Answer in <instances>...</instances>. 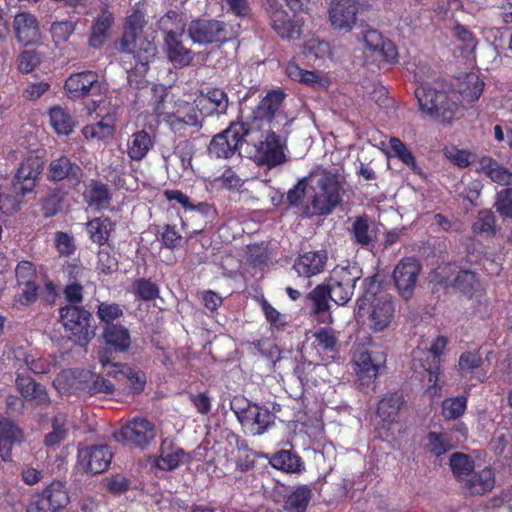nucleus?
Wrapping results in <instances>:
<instances>
[{"instance_id":"obj_1","label":"nucleus","mask_w":512,"mask_h":512,"mask_svg":"<svg viewBox=\"0 0 512 512\" xmlns=\"http://www.w3.org/2000/svg\"><path fill=\"white\" fill-rule=\"evenodd\" d=\"M145 25L144 15L136 11L127 17L124 25V33L120 40V51L127 57L136 61L134 69H127L128 81L132 84L141 83L134 80V76H144L148 71V65L156 55V46L146 37H143Z\"/></svg>"},{"instance_id":"obj_2","label":"nucleus","mask_w":512,"mask_h":512,"mask_svg":"<svg viewBox=\"0 0 512 512\" xmlns=\"http://www.w3.org/2000/svg\"><path fill=\"white\" fill-rule=\"evenodd\" d=\"M431 68L420 66L415 72V81L420 85L415 89V97L419 110L424 117L441 124H451L459 109V105L450 95L443 90H436L428 84H424V77L430 78Z\"/></svg>"},{"instance_id":"obj_3","label":"nucleus","mask_w":512,"mask_h":512,"mask_svg":"<svg viewBox=\"0 0 512 512\" xmlns=\"http://www.w3.org/2000/svg\"><path fill=\"white\" fill-rule=\"evenodd\" d=\"M431 68L420 66L415 72V81L420 85L415 89V97L419 110L424 117L441 124H451L459 109V105L450 95L443 90H436L428 84H424V77L430 78Z\"/></svg>"},{"instance_id":"obj_4","label":"nucleus","mask_w":512,"mask_h":512,"mask_svg":"<svg viewBox=\"0 0 512 512\" xmlns=\"http://www.w3.org/2000/svg\"><path fill=\"white\" fill-rule=\"evenodd\" d=\"M448 343L444 336H438L432 343L430 349L422 353V356L414 357L412 369L416 377L427 382L426 393L431 396H440L441 387L437 384L440 375L441 355Z\"/></svg>"},{"instance_id":"obj_5","label":"nucleus","mask_w":512,"mask_h":512,"mask_svg":"<svg viewBox=\"0 0 512 512\" xmlns=\"http://www.w3.org/2000/svg\"><path fill=\"white\" fill-rule=\"evenodd\" d=\"M338 352V338L331 328L322 327L313 334V340L308 347H305V353L309 357L308 362L298 364L295 367L301 383L308 382V375L305 373L306 368H315L323 361L333 359Z\"/></svg>"},{"instance_id":"obj_6","label":"nucleus","mask_w":512,"mask_h":512,"mask_svg":"<svg viewBox=\"0 0 512 512\" xmlns=\"http://www.w3.org/2000/svg\"><path fill=\"white\" fill-rule=\"evenodd\" d=\"M362 275V268L357 262L346 261L345 265H336L324 280L333 296L332 301L338 306H345Z\"/></svg>"},{"instance_id":"obj_7","label":"nucleus","mask_w":512,"mask_h":512,"mask_svg":"<svg viewBox=\"0 0 512 512\" xmlns=\"http://www.w3.org/2000/svg\"><path fill=\"white\" fill-rule=\"evenodd\" d=\"M226 452V461L234 465V470L228 476L235 481L241 480L247 472L252 471L258 458H268V454L251 449L246 440L233 432H226Z\"/></svg>"},{"instance_id":"obj_8","label":"nucleus","mask_w":512,"mask_h":512,"mask_svg":"<svg viewBox=\"0 0 512 512\" xmlns=\"http://www.w3.org/2000/svg\"><path fill=\"white\" fill-rule=\"evenodd\" d=\"M343 187L337 177L332 173L324 174L317 182V191L313 195L310 205L313 213L319 216L331 214L342 202Z\"/></svg>"},{"instance_id":"obj_9","label":"nucleus","mask_w":512,"mask_h":512,"mask_svg":"<svg viewBox=\"0 0 512 512\" xmlns=\"http://www.w3.org/2000/svg\"><path fill=\"white\" fill-rule=\"evenodd\" d=\"M60 319L65 331L80 346L86 345L95 335L90 325V314L77 306H66L60 310Z\"/></svg>"},{"instance_id":"obj_10","label":"nucleus","mask_w":512,"mask_h":512,"mask_svg":"<svg viewBox=\"0 0 512 512\" xmlns=\"http://www.w3.org/2000/svg\"><path fill=\"white\" fill-rule=\"evenodd\" d=\"M105 101L102 99L93 100L92 108H89L90 114H96L99 120L96 123L88 124L83 127L82 135L88 141H104L113 137L116 128L115 108L105 109Z\"/></svg>"},{"instance_id":"obj_11","label":"nucleus","mask_w":512,"mask_h":512,"mask_svg":"<svg viewBox=\"0 0 512 512\" xmlns=\"http://www.w3.org/2000/svg\"><path fill=\"white\" fill-rule=\"evenodd\" d=\"M286 98L285 92L278 88L272 89L260 100L256 107L252 110V122L256 124L258 128L263 123L269 124V127H275L274 121L281 118L285 121V126L289 124L287 115L281 111L282 104Z\"/></svg>"},{"instance_id":"obj_12","label":"nucleus","mask_w":512,"mask_h":512,"mask_svg":"<svg viewBox=\"0 0 512 512\" xmlns=\"http://www.w3.org/2000/svg\"><path fill=\"white\" fill-rule=\"evenodd\" d=\"M266 14L275 33L282 39L292 40L300 38L302 34V19L291 18L277 0H267Z\"/></svg>"},{"instance_id":"obj_13","label":"nucleus","mask_w":512,"mask_h":512,"mask_svg":"<svg viewBox=\"0 0 512 512\" xmlns=\"http://www.w3.org/2000/svg\"><path fill=\"white\" fill-rule=\"evenodd\" d=\"M385 363L386 354L382 351L369 352L366 349H357L353 354L354 371L362 386L372 384Z\"/></svg>"},{"instance_id":"obj_14","label":"nucleus","mask_w":512,"mask_h":512,"mask_svg":"<svg viewBox=\"0 0 512 512\" xmlns=\"http://www.w3.org/2000/svg\"><path fill=\"white\" fill-rule=\"evenodd\" d=\"M64 89L70 99H81L96 91L104 95L107 91L99 81L98 74L91 70L71 74L65 81Z\"/></svg>"},{"instance_id":"obj_15","label":"nucleus","mask_w":512,"mask_h":512,"mask_svg":"<svg viewBox=\"0 0 512 512\" xmlns=\"http://www.w3.org/2000/svg\"><path fill=\"white\" fill-rule=\"evenodd\" d=\"M155 425L146 418L135 417L124 424L118 437L131 445L144 449L156 438Z\"/></svg>"},{"instance_id":"obj_16","label":"nucleus","mask_w":512,"mask_h":512,"mask_svg":"<svg viewBox=\"0 0 512 512\" xmlns=\"http://www.w3.org/2000/svg\"><path fill=\"white\" fill-rule=\"evenodd\" d=\"M286 147V139L269 127L268 130L261 134L258 144L256 145L257 153L261 162L268 167H276L284 164L287 159L284 153Z\"/></svg>"},{"instance_id":"obj_17","label":"nucleus","mask_w":512,"mask_h":512,"mask_svg":"<svg viewBox=\"0 0 512 512\" xmlns=\"http://www.w3.org/2000/svg\"><path fill=\"white\" fill-rule=\"evenodd\" d=\"M420 271L421 264L415 257H404L395 266L393 280L404 300H409L413 296Z\"/></svg>"},{"instance_id":"obj_18","label":"nucleus","mask_w":512,"mask_h":512,"mask_svg":"<svg viewBox=\"0 0 512 512\" xmlns=\"http://www.w3.org/2000/svg\"><path fill=\"white\" fill-rule=\"evenodd\" d=\"M69 503L66 486L60 481H53L40 494L36 501L27 506V512H56Z\"/></svg>"},{"instance_id":"obj_19","label":"nucleus","mask_w":512,"mask_h":512,"mask_svg":"<svg viewBox=\"0 0 512 512\" xmlns=\"http://www.w3.org/2000/svg\"><path fill=\"white\" fill-rule=\"evenodd\" d=\"M77 464L85 473L98 474L104 472L112 460V452L107 445H95L78 450Z\"/></svg>"},{"instance_id":"obj_20","label":"nucleus","mask_w":512,"mask_h":512,"mask_svg":"<svg viewBox=\"0 0 512 512\" xmlns=\"http://www.w3.org/2000/svg\"><path fill=\"white\" fill-rule=\"evenodd\" d=\"M358 11L357 0H331L328 10L331 26L336 30L351 31L356 24Z\"/></svg>"},{"instance_id":"obj_21","label":"nucleus","mask_w":512,"mask_h":512,"mask_svg":"<svg viewBox=\"0 0 512 512\" xmlns=\"http://www.w3.org/2000/svg\"><path fill=\"white\" fill-rule=\"evenodd\" d=\"M43 169V162L39 157L30 156L21 163L17 174L16 181L13 183V189L19 198L31 192L35 185V180Z\"/></svg>"},{"instance_id":"obj_22","label":"nucleus","mask_w":512,"mask_h":512,"mask_svg":"<svg viewBox=\"0 0 512 512\" xmlns=\"http://www.w3.org/2000/svg\"><path fill=\"white\" fill-rule=\"evenodd\" d=\"M369 327L373 332H382L392 323L395 316V303L392 296L380 297L373 304L368 305Z\"/></svg>"},{"instance_id":"obj_23","label":"nucleus","mask_w":512,"mask_h":512,"mask_svg":"<svg viewBox=\"0 0 512 512\" xmlns=\"http://www.w3.org/2000/svg\"><path fill=\"white\" fill-rule=\"evenodd\" d=\"M366 47L376 53L382 61L394 65L399 61L396 45L376 29L368 28L364 33Z\"/></svg>"},{"instance_id":"obj_24","label":"nucleus","mask_w":512,"mask_h":512,"mask_svg":"<svg viewBox=\"0 0 512 512\" xmlns=\"http://www.w3.org/2000/svg\"><path fill=\"white\" fill-rule=\"evenodd\" d=\"M327 260L328 254L325 249L307 251L295 259L293 269L298 276L311 278L325 270Z\"/></svg>"},{"instance_id":"obj_25","label":"nucleus","mask_w":512,"mask_h":512,"mask_svg":"<svg viewBox=\"0 0 512 512\" xmlns=\"http://www.w3.org/2000/svg\"><path fill=\"white\" fill-rule=\"evenodd\" d=\"M186 461L184 451L175 447L171 440L165 439L161 443L159 455L151 459V465L158 470L171 471Z\"/></svg>"},{"instance_id":"obj_26","label":"nucleus","mask_w":512,"mask_h":512,"mask_svg":"<svg viewBox=\"0 0 512 512\" xmlns=\"http://www.w3.org/2000/svg\"><path fill=\"white\" fill-rule=\"evenodd\" d=\"M13 27L18 42L23 45L34 44L40 40V28L37 18L28 12L15 15Z\"/></svg>"},{"instance_id":"obj_27","label":"nucleus","mask_w":512,"mask_h":512,"mask_svg":"<svg viewBox=\"0 0 512 512\" xmlns=\"http://www.w3.org/2000/svg\"><path fill=\"white\" fill-rule=\"evenodd\" d=\"M267 459L274 469L286 474L300 475L306 470L304 460L293 450L281 449L268 455Z\"/></svg>"},{"instance_id":"obj_28","label":"nucleus","mask_w":512,"mask_h":512,"mask_svg":"<svg viewBox=\"0 0 512 512\" xmlns=\"http://www.w3.org/2000/svg\"><path fill=\"white\" fill-rule=\"evenodd\" d=\"M223 26L219 21L195 20L188 27L190 39L197 44L213 43L219 39Z\"/></svg>"},{"instance_id":"obj_29","label":"nucleus","mask_w":512,"mask_h":512,"mask_svg":"<svg viewBox=\"0 0 512 512\" xmlns=\"http://www.w3.org/2000/svg\"><path fill=\"white\" fill-rule=\"evenodd\" d=\"M405 399L401 392H389L379 401L377 406V416L383 422V426H390L395 423Z\"/></svg>"},{"instance_id":"obj_30","label":"nucleus","mask_w":512,"mask_h":512,"mask_svg":"<svg viewBox=\"0 0 512 512\" xmlns=\"http://www.w3.org/2000/svg\"><path fill=\"white\" fill-rule=\"evenodd\" d=\"M49 178L54 181L67 179L77 184L82 178V169L76 163L70 161L66 156H60L51 161L49 165Z\"/></svg>"},{"instance_id":"obj_31","label":"nucleus","mask_w":512,"mask_h":512,"mask_svg":"<svg viewBox=\"0 0 512 512\" xmlns=\"http://www.w3.org/2000/svg\"><path fill=\"white\" fill-rule=\"evenodd\" d=\"M165 121L175 133L183 134L188 127H196L199 124L196 113L189 103L179 104L176 112L167 113Z\"/></svg>"},{"instance_id":"obj_32","label":"nucleus","mask_w":512,"mask_h":512,"mask_svg":"<svg viewBox=\"0 0 512 512\" xmlns=\"http://www.w3.org/2000/svg\"><path fill=\"white\" fill-rule=\"evenodd\" d=\"M153 136L145 130H138L132 133L126 141V153L133 161L144 159L154 147Z\"/></svg>"},{"instance_id":"obj_33","label":"nucleus","mask_w":512,"mask_h":512,"mask_svg":"<svg viewBox=\"0 0 512 512\" xmlns=\"http://www.w3.org/2000/svg\"><path fill=\"white\" fill-rule=\"evenodd\" d=\"M16 386L21 396L35 406H42L49 403L46 389L36 383L31 377L18 374Z\"/></svg>"},{"instance_id":"obj_34","label":"nucleus","mask_w":512,"mask_h":512,"mask_svg":"<svg viewBox=\"0 0 512 512\" xmlns=\"http://www.w3.org/2000/svg\"><path fill=\"white\" fill-rule=\"evenodd\" d=\"M22 439V431L12 421L0 416V457L4 461L10 459L12 445Z\"/></svg>"},{"instance_id":"obj_35","label":"nucleus","mask_w":512,"mask_h":512,"mask_svg":"<svg viewBox=\"0 0 512 512\" xmlns=\"http://www.w3.org/2000/svg\"><path fill=\"white\" fill-rule=\"evenodd\" d=\"M113 23V13L108 8L103 9L101 14L98 15L92 23L89 45L96 49L101 48L105 44L108 32Z\"/></svg>"},{"instance_id":"obj_36","label":"nucleus","mask_w":512,"mask_h":512,"mask_svg":"<svg viewBox=\"0 0 512 512\" xmlns=\"http://www.w3.org/2000/svg\"><path fill=\"white\" fill-rule=\"evenodd\" d=\"M182 35L167 34L165 48L168 59L175 67L188 66L193 59L191 51L179 39Z\"/></svg>"},{"instance_id":"obj_37","label":"nucleus","mask_w":512,"mask_h":512,"mask_svg":"<svg viewBox=\"0 0 512 512\" xmlns=\"http://www.w3.org/2000/svg\"><path fill=\"white\" fill-rule=\"evenodd\" d=\"M495 485V475L490 467H485L481 471L475 472L466 478V489L472 495H482L493 489Z\"/></svg>"},{"instance_id":"obj_38","label":"nucleus","mask_w":512,"mask_h":512,"mask_svg":"<svg viewBox=\"0 0 512 512\" xmlns=\"http://www.w3.org/2000/svg\"><path fill=\"white\" fill-rule=\"evenodd\" d=\"M361 285L363 291L356 301L359 311L365 310L368 305L373 304L380 297L390 296L382 290L377 274L364 278Z\"/></svg>"},{"instance_id":"obj_39","label":"nucleus","mask_w":512,"mask_h":512,"mask_svg":"<svg viewBox=\"0 0 512 512\" xmlns=\"http://www.w3.org/2000/svg\"><path fill=\"white\" fill-rule=\"evenodd\" d=\"M85 202L97 210H103L110 205L111 194L107 185L98 182L90 181L83 192Z\"/></svg>"},{"instance_id":"obj_40","label":"nucleus","mask_w":512,"mask_h":512,"mask_svg":"<svg viewBox=\"0 0 512 512\" xmlns=\"http://www.w3.org/2000/svg\"><path fill=\"white\" fill-rule=\"evenodd\" d=\"M105 343L115 351L125 352L130 348L131 336L129 330L118 324H108L103 331Z\"/></svg>"},{"instance_id":"obj_41","label":"nucleus","mask_w":512,"mask_h":512,"mask_svg":"<svg viewBox=\"0 0 512 512\" xmlns=\"http://www.w3.org/2000/svg\"><path fill=\"white\" fill-rule=\"evenodd\" d=\"M228 9L226 14L234 15L239 21L230 25V32L226 30V42L236 38L241 30L240 21L247 20L251 15V7L248 0H226Z\"/></svg>"},{"instance_id":"obj_42","label":"nucleus","mask_w":512,"mask_h":512,"mask_svg":"<svg viewBox=\"0 0 512 512\" xmlns=\"http://www.w3.org/2000/svg\"><path fill=\"white\" fill-rule=\"evenodd\" d=\"M480 170L499 185L508 186L512 182L511 171L491 157H482L480 159Z\"/></svg>"},{"instance_id":"obj_43","label":"nucleus","mask_w":512,"mask_h":512,"mask_svg":"<svg viewBox=\"0 0 512 512\" xmlns=\"http://www.w3.org/2000/svg\"><path fill=\"white\" fill-rule=\"evenodd\" d=\"M49 122L58 135H69L74 131L76 121L74 117L61 106H54L49 109Z\"/></svg>"},{"instance_id":"obj_44","label":"nucleus","mask_w":512,"mask_h":512,"mask_svg":"<svg viewBox=\"0 0 512 512\" xmlns=\"http://www.w3.org/2000/svg\"><path fill=\"white\" fill-rule=\"evenodd\" d=\"M312 495L308 485H299L286 496L283 507L287 512H306Z\"/></svg>"},{"instance_id":"obj_45","label":"nucleus","mask_w":512,"mask_h":512,"mask_svg":"<svg viewBox=\"0 0 512 512\" xmlns=\"http://www.w3.org/2000/svg\"><path fill=\"white\" fill-rule=\"evenodd\" d=\"M350 233L355 244L361 247H368L374 241L373 232L370 229L369 217L367 214L357 216L352 223Z\"/></svg>"},{"instance_id":"obj_46","label":"nucleus","mask_w":512,"mask_h":512,"mask_svg":"<svg viewBox=\"0 0 512 512\" xmlns=\"http://www.w3.org/2000/svg\"><path fill=\"white\" fill-rule=\"evenodd\" d=\"M332 297V294L324 282L318 284L307 294V299L312 304V311L316 315L323 314L330 310L329 300L332 301Z\"/></svg>"},{"instance_id":"obj_47","label":"nucleus","mask_w":512,"mask_h":512,"mask_svg":"<svg viewBox=\"0 0 512 512\" xmlns=\"http://www.w3.org/2000/svg\"><path fill=\"white\" fill-rule=\"evenodd\" d=\"M248 134L249 128L247 124L243 122L231 123L226 127V158L228 157V151L233 154L242 146Z\"/></svg>"},{"instance_id":"obj_48","label":"nucleus","mask_w":512,"mask_h":512,"mask_svg":"<svg viewBox=\"0 0 512 512\" xmlns=\"http://www.w3.org/2000/svg\"><path fill=\"white\" fill-rule=\"evenodd\" d=\"M90 239L99 245H104L112 230V222L108 218H95L86 224Z\"/></svg>"},{"instance_id":"obj_49","label":"nucleus","mask_w":512,"mask_h":512,"mask_svg":"<svg viewBox=\"0 0 512 512\" xmlns=\"http://www.w3.org/2000/svg\"><path fill=\"white\" fill-rule=\"evenodd\" d=\"M480 286L477 274L471 270H459L453 279V288L471 298Z\"/></svg>"},{"instance_id":"obj_50","label":"nucleus","mask_w":512,"mask_h":512,"mask_svg":"<svg viewBox=\"0 0 512 512\" xmlns=\"http://www.w3.org/2000/svg\"><path fill=\"white\" fill-rule=\"evenodd\" d=\"M483 90L484 82L477 75L469 74L460 88V95L464 101L472 103L480 98Z\"/></svg>"},{"instance_id":"obj_51","label":"nucleus","mask_w":512,"mask_h":512,"mask_svg":"<svg viewBox=\"0 0 512 512\" xmlns=\"http://www.w3.org/2000/svg\"><path fill=\"white\" fill-rule=\"evenodd\" d=\"M495 221V215L491 210H481L472 225V230L478 235L494 236L496 233Z\"/></svg>"},{"instance_id":"obj_52","label":"nucleus","mask_w":512,"mask_h":512,"mask_svg":"<svg viewBox=\"0 0 512 512\" xmlns=\"http://www.w3.org/2000/svg\"><path fill=\"white\" fill-rule=\"evenodd\" d=\"M450 467L457 478L464 480L474 469V463L468 455L456 452L450 456Z\"/></svg>"},{"instance_id":"obj_53","label":"nucleus","mask_w":512,"mask_h":512,"mask_svg":"<svg viewBox=\"0 0 512 512\" xmlns=\"http://www.w3.org/2000/svg\"><path fill=\"white\" fill-rule=\"evenodd\" d=\"M76 22L71 20L55 21L50 27L52 39L56 45L66 43L75 32Z\"/></svg>"},{"instance_id":"obj_54","label":"nucleus","mask_w":512,"mask_h":512,"mask_svg":"<svg viewBox=\"0 0 512 512\" xmlns=\"http://www.w3.org/2000/svg\"><path fill=\"white\" fill-rule=\"evenodd\" d=\"M467 407V398L457 396L447 398L442 403V414L448 420H454L462 416Z\"/></svg>"},{"instance_id":"obj_55","label":"nucleus","mask_w":512,"mask_h":512,"mask_svg":"<svg viewBox=\"0 0 512 512\" xmlns=\"http://www.w3.org/2000/svg\"><path fill=\"white\" fill-rule=\"evenodd\" d=\"M224 100V90L213 89L207 92L206 95L199 98L197 107L201 113L209 115L212 114Z\"/></svg>"},{"instance_id":"obj_56","label":"nucleus","mask_w":512,"mask_h":512,"mask_svg":"<svg viewBox=\"0 0 512 512\" xmlns=\"http://www.w3.org/2000/svg\"><path fill=\"white\" fill-rule=\"evenodd\" d=\"M427 441V450L435 456H441L452 449L449 437L446 434L429 432Z\"/></svg>"},{"instance_id":"obj_57","label":"nucleus","mask_w":512,"mask_h":512,"mask_svg":"<svg viewBox=\"0 0 512 512\" xmlns=\"http://www.w3.org/2000/svg\"><path fill=\"white\" fill-rule=\"evenodd\" d=\"M159 29L167 34H179L184 32L182 17L176 11H168L158 22Z\"/></svg>"},{"instance_id":"obj_58","label":"nucleus","mask_w":512,"mask_h":512,"mask_svg":"<svg viewBox=\"0 0 512 512\" xmlns=\"http://www.w3.org/2000/svg\"><path fill=\"white\" fill-rule=\"evenodd\" d=\"M262 312L271 327L282 330L288 324L287 317L274 308L265 298L260 301Z\"/></svg>"},{"instance_id":"obj_59","label":"nucleus","mask_w":512,"mask_h":512,"mask_svg":"<svg viewBox=\"0 0 512 512\" xmlns=\"http://www.w3.org/2000/svg\"><path fill=\"white\" fill-rule=\"evenodd\" d=\"M165 198L172 202H176L181 205L185 210L190 211H199L201 213H206L208 210V205L205 203H199L197 205L193 204L189 197L179 190H165L164 191Z\"/></svg>"},{"instance_id":"obj_60","label":"nucleus","mask_w":512,"mask_h":512,"mask_svg":"<svg viewBox=\"0 0 512 512\" xmlns=\"http://www.w3.org/2000/svg\"><path fill=\"white\" fill-rule=\"evenodd\" d=\"M389 146L394 152L395 156L405 165L414 169L417 166L415 156L406 147V145L397 137H391Z\"/></svg>"},{"instance_id":"obj_61","label":"nucleus","mask_w":512,"mask_h":512,"mask_svg":"<svg viewBox=\"0 0 512 512\" xmlns=\"http://www.w3.org/2000/svg\"><path fill=\"white\" fill-rule=\"evenodd\" d=\"M125 377L129 382V390L132 394H140L144 391L147 378L146 374L137 367L125 368Z\"/></svg>"},{"instance_id":"obj_62","label":"nucleus","mask_w":512,"mask_h":512,"mask_svg":"<svg viewBox=\"0 0 512 512\" xmlns=\"http://www.w3.org/2000/svg\"><path fill=\"white\" fill-rule=\"evenodd\" d=\"M458 271V266L456 264L444 263L436 268L434 272V280L444 287H453V279Z\"/></svg>"},{"instance_id":"obj_63","label":"nucleus","mask_w":512,"mask_h":512,"mask_svg":"<svg viewBox=\"0 0 512 512\" xmlns=\"http://www.w3.org/2000/svg\"><path fill=\"white\" fill-rule=\"evenodd\" d=\"M329 50V43L318 38H311L303 45V53L307 57H313L315 59L323 58L329 53Z\"/></svg>"},{"instance_id":"obj_64","label":"nucleus","mask_w":512,"mask_h":512,"mask_svg":"<svg viewBox=\"0 0 512 512\" xmlns=\"http://www.w3.org/2000/svg\"><path fill=\"white\" fill-rule=\"evenodd\" d=\"M454 36L461 42V49L463 51H473L476 48V37L468 27L456 23L454 26Z\"/></svg>"}]
</instances>
